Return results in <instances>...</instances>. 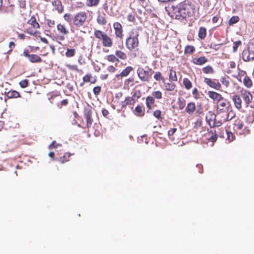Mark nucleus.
I'll list each match as a JSON object with an SVG mask.
<instances>
[{
    "label": "nucleus",
    "mask_w": 254,
    "mask_h": 254,
    "mask_svg": "<svg viewBox=\"0 0 254 254\" xmlns=\"http://www.w3.org/2000/svg\"><path fill=\"white\" fill-rule=\"evenodd\" d=\"M71 154L69 153H65L63 156L57 158V160L62 163H64L69 160Z\"/></svg>",
    "instance_id": "nucleus-33"
},
{
    "label": "nucleus",
    "mask_w": 254,
    "mask_h": 254,
    "mask_svg": "<svg viewBox=\"0 0 254 254\" xmlns=\"http://www.w3.org/2000/svg\"><path fill=\"white\" fill-rule=\"evenodd\" d=\"M202 70L205 74H213L214 72L213 67L209 65L203 67Z\"/></svg>",
    "instance_id": "nucleus-40"
},
{
    "label": "nucleus",
    "mask_w": 254,
    "mask_h": 254,
    "mask_svg": "<svg viewBox=\"0 0 254 254\" xmlns=\"http://www.w3.org/2000/svg\"><path fill=\"white\" fill-rule=\"evenodd\" d=\"M169 81L170 82L177 81L178 80V77L176 71L173 69L172 67H169Z\"/></svg>",
    "instance_id": "nucleus-28"
},
{
    "label": "nucleus",
    "mask_w": 254,
    "mask_h": 254,
    "mask_svg": "<svg viewBox=\"0 0 254 254\" xmlns=\"http://www.w3.org/2000/svg\"><path fill=\"white\" fill-rule=\"evenodd\" d=\"M178 107L180 110H183L186 106V101L185 100H179L178 101Z\"/></svg>",
    "instance_id": "nucleus-49"
},
{
    "label": "nucleus",
    "mask_w": 254,
    "mask_h": 254,
    "mask_svg": "<svg viewBox=\"0 0 254 254\" xmlns=\"http://www.w3.org/2000/svg\"><path fill=\"white\" fill-rule=\"evenodd\" d=\"M113 28L115 30V35L116 38L123 39L124 37V30L122 24L119 22L113 23Z\"/></svg>",
    "instance_id": "nucleus-14"
},
{
    "label": "nucleus",
    "mask_w": 254,
    "mask_h": 254,
    "mask_svg": "<svg viewBox=\"0 0 254 254\" xmlns=\"http://www.w3.org/2000/svg\"><path fill=\"white\" fill-rule=\"evenodd\" d=\"M204 82L210 87L215 90H219L221 88V85L219 81L217 79H211L209 78H204Z\"/></svg>",
    "instance_id": "nucleus-13"
},
{
    "label": "nucleus",
    "mask_w": 254,
    "mask_h": 254,
    "mask_svg": "<svg viewBox=\"0 0 254 254\" xmlns=\"http://www.w3.org/2000/svg\"><path fill=\"white\" fill-rule=\"evenodd\" d=\"M208 61L207 59L204 56H201L199 58H194L192 60V63L196 65H201Z\"/></svg>",
    "instance_id": "nucleus-26"
},
{
    "label": "nucleus",
    "mask_w": 254,
    "mask_h": 254,
    "mask_svg": "<svg viewBox=\"0 0 254 254\" xmlns=\"http://www.w3.org/2000/svg\"><path fill=\"white\" fill-rule=\"evenodd\" d=\"M23 55L27 58L29 61L32 63H39L42 62V60L41 57L36 54H29L28 50H25L23 51Z\"/></svg>",
    "instance_id": "nucleus-15"
},
{
    "label": "nucleus",
    "mask_w": 254,
    "mask_h": 254,
    "mask_svg": "<svg viewBox=\"0 0 254 254\" xmlns=\"http://www.w3.org/2000/svg\"><path fill=\"white\" fill-rule=\"evenodd\" d=\"M57 28L59 32V34L56 36L57 39L60 41H64L69 33L68 28L64 24L62 23L57 24Z\"/></svg>",
    "instance_id": "nucleus-7"
},
{
    "label": "nucleus",
    "mask_w": 254,
    "mask_h": 254,
    "mask_svg": "<svg viewBox=\"0 0 254 254\" xmlns=\"http://www.w3.org/2000/svg\"><path fill=\"white\" fill-rule=\"evenodd\" d=\"M52 4L55 7V9L59 13H62L64 10V6L62 4L61 0H52Z\"/></svg>",
    "instance_id": "nucleus-21"
},
{
    "label": "nucleus",
    "mask_w": 254,
    "mask_h": 254,
    "mask_svg": "<svg viewBox=\"0 0 254 254\" xmlns=\"http://www.w3.org/2000/svg\"><path fill=\"white\" fill-rule=\"evenodd\" d=\"M75 54V50L74 49H67L65 52V56L67 58L73 57Z\"/></svg>",
    "instance_id": "nucleus-45"
},
{
    "label": "nucleus",
    "mask_w": 254,
    "mask_h": 254,
    "mask_svg": "<svg viewBox=\"0 0 254 254\" xmlns=\"http://www.w3.org/2000/svg\"><path fill=\"white\" fill-rule=\"evenodd\" d=\"M234 127L237 131H240L239 133L240 134L249 132V130L244 127L243 123L240 121L234 124Z\"/></svg>",
    "instance_id": "nucleus-18"
},
{
    "label": "nucleus",
    "mask_w": 254,
    "mask_h": 254,
    "mask_svg": "<svg viewBox=\"0 0 254 254\" xmlns=\"http://www.w3.org/2000/svg\"><path fill=\"white\" fill-rule=\"evenodd\" d=\"M239 19L238 16H233L229 20L228 23L229 25H232L237 23L239 21Z\"/></svg>",
    "instance_id": "nucleus-46"
},
{
    "label": "nucleus",
    "mask_w": 254,
    "mask_h": 254,
    "mask_svg": "<svg viewBox=\"0 0 254 254\" xmlns=\"http://www.w3.org/2000/svg\"><path fill=\"white\" fill-rule=\"evenodd\" d=\"M186 112L190 116L192 115L196 110V105L193 102H189L185 109Z\"/></svg>",
    "instance_id": "nucleus-24"
},
{
    "label": "nucleus",
    "mask_w": 254,
    "mask_h": 254,
    "mask_svg": "<svg viewBox=\"0 0 254 254\" xmlns=\"http://www.w3.org/2000/svg\"><path fill=\"white\" fill-rule=\"evenodd\" d=\"M27 23L29 26L25 28V32L36 36L41 34L40 32L37 30L40 28V25L34 16H31Z\"/></svg>",
    "instance_id": "nucleus-4"
},
{
    "label": "nucleus",
    "mask_w": 254,
    "mask_h": 254,
    "mask_svg": "<svg viewBox=\"0 0 254 254\" xmlns=\"http://www.w3.org/2000/svg\"><path fill=\"white\" fill-rule=\"evenodd\" d=\"M232 100L234 102L235 107L237 109H241L242 107V101L241 99V97L239 95H235L233 96L232 98Z\"/></svg>",
    "instance_id": "nucleus-25"
},
{
    "label": "nucleus",
    "mask_w": 254,
    "mask_h": 254,
    "mask_svg": "<svg viewBox=\"0 0 254 254\" xmlns=\"http://www.w3.org/2000/svg\"><path fill=\"white\" fill-rule=\"evenodd\" d=\"M217 125L221 127L224 123L232 120L235 117V113L230 110V112H216Z\"/></svg>",
    "instance_id": "nucleus-5"
},
{
    "label": "nucleus",
    "mask_w": 254,
    "mask_h": 254,
    "mask_svg": "<svg viewBox=\"0 0 254 254\" xmlns=\"http://www.w3.org/2000/svg\"><path fill=\"white\" fill-rule=\"evenodd\" d=\"M99 2L100 0H86V4L88 7H96Z\"/></svg>",
    "instance_id": "nucleus-35"
},
{
    "label": "nucleus",
    "mask_w": 254,
    "mask_h": 254,
    "mask_svg": "<svg viewBox=\"0 0 254 254\" xmlns=\"http://www.w3.org/2000/svg\"><path fill=\"white\" fill-rule=\"evenodd\" d=\"M163 83L166 91L173 92L175 91V93L177 92V90H176V85L175 83L170 81L166 82L165 80L164 81V83Z\"/></svg>",
    "instance_id": "nucleus-22"
},
{
    "label": "nucleus",
    "mask_w": 254,
    "mask_h": 254,
    "mask_svg": "<svg viewBox=\"0 0 254 254\" xmlns=\"http://www.w3.org/2000/svg\"><path fill=\"white\" fill-rule=\"evenodd\" d=\"M92 107L90 106H88L85 107L84 109L83 112V116L84 118L86 120V123L85 124V126L83 127V128H89L91 127L92 123L93 122V118L92 117Z\"/></svg>",
    "instance_id": "nucleus-8"
},
{
    "label": "nucleus",
    "mask_w": 254,
    "mask_h": 254,
    "mask_svg": "<svg viewBox=\"0 0 254 254\" xmlns=\"http://www.w3.org/2000/svg\"><path fill=\"white\" fill-rule=\"evenodd\" d=\"M68 104V99H64L61 102V103H60L61 106L60 107V108H62L63 106H65L67 105Z\"/></svg>",
    "instance_id": "nucleus-63"
},
{
    "label": "nucleus",
    "mask_w": 254,
    "mask_h": 254,
    "mask_svg": "<svg viewBox=\"0 0 254 254\" xmlns=\"http://www.w3.org/2000/svg\"><path fill=\"white\" fill-rule=\"evenodd\" d=\"M15 46V44L13 42H10L9 43V48L10 50L8 51V52L12 51L13 49L14 48Z\"/></svg>",
    "instance_id": "nucleus-64"
},
{
    "label": "nucleus",
    "mask_w": 254,
    "mask_h": 254,
    "mask_svg": "<svg viewBox=\"0 0 254 254\" xmlns=\"http://www.w3.org/2000/svg\"><path fill=\"white\" fill-rule=\"evenodd\" d=\"M183 83L185 87L187 90H189L192 88V83L191 81L187 78H185L183 79Z\"/></svg>",
    "instance_id": "nucleus-39"
},
{
    "label": "nucleus",
    "mask_w": 254,
    "mask_h": 254,
    "mask_svg": "<svg viewBox=\"0 0 254 254\" xmlns=\"http://www.w3.org/2000/svg\"><path fill=\"white\" fill-rule=\"evenodd\" d=\"M207 94L208 97L216 104L225 99L221 94L213 91H209Z\"/></svg>",
    "instance_id": "nucleus-16"
},
{
    "label": "nucleus",
    "mask_w": 254,
    "mask_h": 254,
    "mask_svg": "<svg viewBox=\"0 0 254 254\" xmlns=\"http://www.w3.org/2000/svg\"><path fill=\"white\" fill-rule=\"evenodd\" d=\"M19 84L21 88H26L28 86V80L27 79H23L20 81Z\"/></svg>",
    "instance_id": "nucleus-52"
},
{
    "label": "nucleus",
    "mask_w": 254,
    "mask_h": 254,
    "mask_svg": "<svg viewBox=\"0 0 254 254\" xmlns=\"http://www.w3.org/2000/svg\"><path fill=\"white\" fill-rule=\"evenodd\" d=\"M153 116L158 120H161V111L159 110H157L154 111Z\"/></svg>",
    "instance_id": "nucleus-54"
},
{
    "label": "nucleus",
    "mask_w": 254,
    "mask_h": 254,
    "mask_svg": "<svg viewBox=\"0 0 254 254\" xmlns=\"http://www.w3.org/2000/svg\"><path fill=\"white\" fill-rule=\"evenodd\" d=\"M154 103L155 99L152 96H148L146 97L145 103L146 107L148 109L150 110L152 109V106L154 104Z\"/></svg>",
    "instance_id": "nucleus-30"
},
{
    "label": "nucleus",
    "mask_w": 254,
    "mask_h": 254,
    "mask_svg": "<svg viewBox=\"0 0 254 254\" xmlns=\"http://www.w3.org/2000/svg\"><path fill=\"white\" fill-rule=\"evenodd\" d=\"M97 79L96 77H93L91 73L86 74L83 77V82L80 83V86H82L85 82H90L91 84H94L96 82Z\"/></svg>",
    "instance_id": "nucleus-23"
},
{
    "label": "nucleus",
    "mask_w": 254,
    "mask_h": 254,
    "mask_svg": "<svg viewBox=\"0 0 254 254\" xmlns=\"http://www.w3.org/2000/svg\"><path fill=\"white\" fill-rule=\"evenodd\" d=\"M151 94L154 99L161 100L163 98L162 93L159 90L153 91Z\"/></svg>",
    "instance_id": "nucleus-38"
},
{
    "label": "nucleus",
    "mask_w": 254,
    "mask_h": 254,
    "mask_svg": "<svg viewBox=\"0 0 254 254\" xmlns=\"http://www.w3.org/2000/svg\"><path fill=\"white\" fill-rule=\"evenodd\" d=\"M135 103L134 100L131 96H127L121 102V105L122 109H125L127 106H133Z\"/></svg>",
    "instance_id": "nucleus-19"
},
{
    "label": "nucleus",
    "mask_w": 254,
    "mask_h": 254,
    "mask_svg": "<svg viewBox=\"0 0 254 254\" xmlns=\"http://www.w3.org/2000/svg\"><path fill=\"white\" fill-rule=\"evenodd\" d=\"M115 54L118 60H126L127 59V55L124 52L121 50H116Z\"/></svg>",
    "instance_id": "nucleus-31"
},
{
    "label": "nucleus",
    "mask_w": 254,
    "mask_h": 254,
    "mask_svg": "<svg viewBox=\"0 0 254 254\" xmlns=\"http://www.w3.org/2000/svg\"><path fill=\"white\" fill-rule=\"evenodd\" d=\"M141 29L134 27L130 29L125 41L127 49L129 51H136L139 45V37Z\"/></svg>",
    "instance_id": "nucleus-2"
},
{
    "label": "nucleus",
    "mask_w": 254,
    "mask_h": 254,
    "mask_svg": "<svg viewBox=\"0 0 254 254\" xmlns=\"http://www.w3.org/2000/svg\"><path fill=\"white\" fill-rule=\"evenodd\" d=\"M230 106L229 102L226 99H224L216 104V112H230Z\"/></svg>",
    "instance_id": "nucleus-11"
},
{
    "label": "nucleus",
    "mask_w": 254,
    "mask_h": 254,
    "mask_svg": "<svg viewBox=\"0 0 254 254\" xmlns=\"http://www.w3.org/2000/svg\"><path fill=\"white\" fill-rule=\"evenodd\" d=\"M195 51V48L193 46L187 45L185 48L184 53L185 54H192Z\"/></svg>",
    "instance_id": "nucleus-42"
},
{
    "label": "nucleus",
    "mask_w": 254,
    "mask_h": 254,
    "mask_svg": "<svg viewBox=\"0 0 254 254\" xmlns=\"http://www.w3.org/2000/svg\"><path fill=\"white\" fill-rule=\"evenodd\" d=\"M127 19L129 22H134L135 21V17L134 14L132 13L128 14L127 16Z\"/></svg>",
    "instance_id": "nucleus-56"
},
{
    "label": "nucleus",
    "mask_w": 254,
    "mask_h": 254,
    "mask_svg": "<svg viewBox=\"0 0 254 254\" xmlns=\"http://www.w3.org/2000/svg\"><path fill=\"white\" fill-rule=\"evenodd\" d=\"M134 78L132 77H129L125 81V83L126 84L128 85L130 84L131 85H133L134 84Z\"/></svg>",
    "instance_id": "nucleus-58"
},
{
    "label": "nucleus",
    "mask_w": 254,
    "mask_h": 254,
    "mask_svg": "<svg viewBox=\"0 0 254 254\" xmlns=\"http://www.w3.org/2000/svg\"><path fill=\"white\" fill-rule=\"evenodd\" d=\"M64 18L65 21L70 22L71 20V15L70 13H65L64 15Z\"/></svg>",
    "instance_id": "nucleus-60"
},
{
    "label": "nucleus",
    "mask_w": 254,
    "mask_h": 254,
    "mask_svg": "<svg viewBox=\"0 0 254 254\" xmlns=\"http://www.w3.org/2000/svg\"><path fill=\"white\" fill-rule=\"evenodd\" d=\"M101 91V87L100 86H97L94 87L93 92L95 95L98 96L99 95Z\"/></svg>",
    "instance_id": "nucleus-53"
},
{
    "label": "nucleus",
    "mask_w": 254,
    "mask_h": 254,
    "mask_svg": "<svg viewBox=\"0 0 254 254\" xmlns=\"http://www.w3.org/2000/svg\"><path fill=\"white\" fill-rule=\"evenodd\" d=\"M141 96V92L140 90H135L132 96H131L134 100V101L136 102L138 100V99H139Z\"/></svg>",
    "instance_id": "nucleus-44"
},
{
    "label": "nucleus",
    "mask_w": 254,
    "mask_h": 254,
    "mask_svg": "<svg viewBox=\"0 0 254 254\" xmlns=\"http://www.w3.org/2000/svg\"><path fill=\"white\" fill-rule=\"evenodd\" d=\"M229 77L228 76H223L220 78V81L222 84L225 86L226 87H229L230 85V82L229 81Z\"/></svg>",
    "instance_id": "nucleus-43"
},
{
    "label": "nucleus",
    "mask_w": 254,
    "mask_h": 254,
    "mask_svg": "<svg viewBox=\"0 0 254 254\" xmlns=\"http://www.w3.org/2000/svg\"><path fill=\"white\" fill-rule=\"evenodd\" d=\"M98 23L101 25H104L107 23L105 17L102 15H99L97 18Z\"/></svg>",
    "instance_id": "nucleus-41"
},
{
    "label": "nucleus",
    "mask_w": 254,
    "mask_h": 254,
    "mask_svg": "<svg viewBox=\"0 0 254 254\" xmlns=\"http://www.w3.org/2000/svg\"><path fill=\"white\" fill-rule=\"evenodd\" d=\"M107 70L110 72L114 73L117 70V68L114 66L110 65L108 66Z\"/></svg>",
    "instance_id": "nucleus-61"
},
{
    "label": "nucleus",
    "mask_w": 254,
    "mask_h": 254,
    "mask_svg": "<svg viewBox=\"0 0 254 254\" xmlns=\"http://www.w3.org/2000/svg\"><path fill=\"white\" fill-rule=\"evenodd\" d=\"M206 29L204 27H200L199 29L198 36L201 39H204L206 36Z\"/></svg>",
    "instance_id": "nucleus-34"
},
{
    "label": "nucleus",
    "mask_w": 254,
    "mask_h": 254,
    "mask_svg": "<svg viewBox=\"0 0 254 254\" xmlns=\"http://www.w3.org/2000/svg\"><path fill=\"white\" fill-rule=\"evenodd\" d=\"M134 114L139 117H141L145 115V109L140 105H137L133 110Z\"/></svg>",
    "instance_id": "nucleus-27"
},
{
    "label": "nucleus",
    "mask_w": 254,
    "mask_h": 254,
    "mask_svg": "<svg viewBox=\"0 0 254 254\" xmlns=\"http://www.w3.org/2000/svg\"><path fill=\"white\" fill-rule=\"evenodd\" d=\"M6 95L8 98H15L20 97L19 93L13 90H10L6 93Z\"/></svg>",
    "instance_id": "nucleus-32"
},
{
    "label": "nucleus",
    "mask_w": 254,
    "mask_h": 254,
    "mask_svg": "<svg viewBox=\"0 0 254 254\" xmlns=\"http://www.w3.org/2000/svg\"><path fill=\"white\" fill-rule=\"evenodd\" d=\"M173 13L178 19H187L195 13V5L192 0H185L172 6Z\"/></svg>",
    "instance_id": "nucleus-1"
},
{
    "label": "nucleus",
    "mask_w": 254,
    "mask_h": 254,
    "mask_svg": "<svg viewBox=\"0 0 254 254\" xmlns=\"http://www.w3.org/2000/svg\"><path fill=\"white\" fill-rule=\"evenodd\" d=\"M243 84L247 88H251L253 86V81L250 77L245 75L243 79Z\"/></svg>",
    "instance_id": "nucleus-29"
},
{
    "label": "nucleus",
    "mask_w": 254,
    "mask_h": 254,
    "mask_svg": "<svg viewBox=\"0 0 254 254\" xmlns=\"http://www.w3.org/2000/svg\"><path fill=\"white\" fill-rule=\"evenodd\" d=\"M106 60L108 62H111V63H115V62L119 63L120 61L119 60H118V58H117L116 54L115 55L111 54V55H109L107 56Z\"/></svg>",
    "instance_id": "nucleus-37"
},
{
    "label": "nucleus",
    "mask_w": 254,
    "mask_h": 254,
    "mask_svg": "<svg viewBox=\"0 0 254 254\" xmlns=\"http://www.w3.org/2000/svg\"><path fill=\"white\" fill-rule=\"evenodd\" d=\"M240 95L243 98L246 107H248L253 100V96L251 93L245 89H242L240 92Z\"/></svg>",
    "instance_id": "nucleus-12"
},
{
    "label": "nucleus",
    "mask_w": 254,
    "mask_h": 254,
    "mask_svg": "<svg viewBox=\"0 0 254 254\" xmlns=\"http://www.w3.org/2000/svg\"><path fill=\"white\" fill-rule=\"evenodd\" d=\"M133 70V68L131 66H127L120 74H117L116 77L118 79H122L124 77L127 76Z\"/></svg>",
    "instance_id": "nucleus-17"
},
{
    "label": "nucleus",
    "mask_w": 254,
    "mask_h": 254,
    "mask_svg": "<svg viewBox=\"0 0 254 254\" xmlns=\"http://www.w3.org/2000/svg\"><path fill=\"white\" fill-rule=\"evenodd\" d=\"M152 70L151 68L145 70L143 68H139L137 70V75L142 81L148 82L151 77Z\"/></svg>",
    "instance_id": "nucleus-10"
},
{
    "label": "nucleus",
    "mask_w": 254,
    "mask_h": 254,
    "mask_svg": "<svg viewBox=\"0 0 254 254\" xmlns=\"http://www.w3.org/2000/svg\"><path fill=\"white\" fill-rule=\"evenodd\" d=\"M205 120L210 128L219 127L217 125V120L216 114L212 111H209L205 116Z\"/></svg>",
    "instance_id": "nucleus-9"
},
{
    "label": "nucleus",
    "mask_w": 254,
    "mask_h": 254,
    "mask_svg": "<svg viewBox=\"0 0 254 254\" xmlns=\"http://www.w3.org/2000/svg\"><path fill=\"white\" fill-rule=\"evenodd\" d=\"M212 128H211L210 130H208L206 135L207 136V139L208 141L214 143L217 140L218 135L216 133V131Z\"/></svg>",
    "instance_id": "nucleus-20"
},
{
    "label": "nucleus",
    "mask_w": 254,
    "mask_h": 254,
    "mask_svg": "<svg viewBox=\"0 0 254 254\" xmlns=\"http://www.w3.org/2000/svg\"><path fill=\"white\" fill-rule=\"evenodd\" d=\"M226 134H227V139L229 140V141H232L235 139V136L234 134L228 131V130H226Z\"/></svg>",
    "instance_id": "nucleus-47"
},
{
    "label": "nucleus",
    "mask_w": 254,
    "mask_h": 254,
    "mask_svg": "<svg viewBox=\"0 0 254 254\" xmlns=\"http://www.w3.org/2000/svg\"><path fill=\"white\" fill-rule=\"evenodd\" d=\"M202 121L200 119H198L196 121V122L194 123V125L193 127L197 129L198 128H199L201 125H202Z\"/></svg>",
    "instance_id": "nucleus-57"
},
{
    "label": "nucleus",
    "mask_w": 254,
    "mask_h": 254,
    "mask_svg": "<svg viewBox=\"0 0 254 254\" xmlns=\"http://www.w3.org/2000/svg\"><path fill=\"white\" fill-rule=\"evenodd\" d=\"M155 80L157 81H162V83H164L165 80L162 73L160 71H156L153 76Z\"/></svg>",
    "instance_id": "nucleus-36"
},
{
    "label": "nucleus",
    "mask_w": 254,
    "mask_h": 254,
    "mask_svg": "<svg viewBox=\"0 0 254 254\" xmlns=\"http://www.w3.org/2000/svg\"><path fill=\"white\" fill-rule=\"evenodd\" d=\"M242 42L241 41H238L233 43V51L236 52L237 51L238 48L241 45Z\"/></svg>",
    "instance_id": "nucleus-50"
},
{
    "label": "nucleus",
    "mask_w": 254,
    "mask_h": 254,
    "mask_svg": "<svg viewBox=\"0 0 254 254\" xmlns=\"http://www.w3.org/2000/svg\"><path fill=\"white\" fill-rule=\"evenodd\" d=\"M66 67L70 70L75 71L76 72H79L78 66L76 64H67Z\"/></svg>",
    "instance_id": "nucleus-48"
},
{
    "label": "nucleus",
    "mask_w": 254,
    "mask_h": 254,
    "mask_svg": "<svg viewBox=\"0 0 254 254\" xmlns=\"http://www.w3.org/2000/svg\"><path fill=\"white\" fill-rule=\"evenodd\" d=\"M87 14L85 11L77 13L73 18V24L77 28L82 27L86 22Z\"/></svg>",
    "instance_id": "nucleus-6"
},
{
    "label": "nucleus",
    "mask_w": 254,
    "mask_h": 254,
    "mask_svg": "<svg viewBox=\"0 0 254 254\" xmlns=\"http://www.w3.org/2000/svg\"><path fill=\"white\" fill-rule=\"evenodd\" d=\"M177 130V129L176 128H171L168 131V136H172V135H173L176 132Z\"/></svg>",
    "instance_id": "nucleus-62"
},
{
    "label": "nucleus",
    "mask_w": 254,
    "mask_h": 254,
    "mask_svg": "<svg viewBox=\"0 0 254 254\" xmlns=\"http://www.w3.org/2000/svg\"><path fill=\"white\" fill-rule=\"evenodd\" d=\"M192 93L194 98H195V99H197L200 97L199 92L198 91L197 88H193L192 91Z\"/></svg>",
    "instance_id": "nucleus-51"
},
{
    "label": "nucleus",
    "mask_w": 254,
    "mask_h": 254,
    "mask_svg": "<svg viewBox=\"0 0 254 254\" xmlns=\"http://www.w3.org/2000/svg\"><path fill=\"white\" fill-rule=\"evenodd\" d=\"M47 23L48 26L50 28H52V27H53L55 26V20H54L47 19Z\"/></svg>",
    "instance_id": "nucleus-59"
},
{
    "label": "nucleus",
    "mask_w": 254,
    "mask_h": 254,
    "mask_svg": "<svg viewBox=\"0 0 254 254\" xmlns=\"http://www.w3.org/2000/svg\"><path fill=\"white\" fill-rule=\"evenodd\" d=\"M61 146V144H58L56 143V141H53L49 146L48 148L49 149H51L53 148H57L58 146Z\"/></svg>",
    "instance_id": "nucleus-55"
},
{
    "label": "nucleus",
    "mask_w": 254,
    "mask_h": 254,
    "mask_svg": "<svg viewBox=\"0 0 254 254\" xmlns=\"http://www.w3.org/2000/svg\"><path fill=\"white\" fill-rule=\"evenodd\" d=\"M95 37L101 42L103 47L110 48L114 45L113 39L105 32L100 30H95L94 32Z\"/></svg>",
    "instance_id": "nucleus-3"
}]
</instances>
